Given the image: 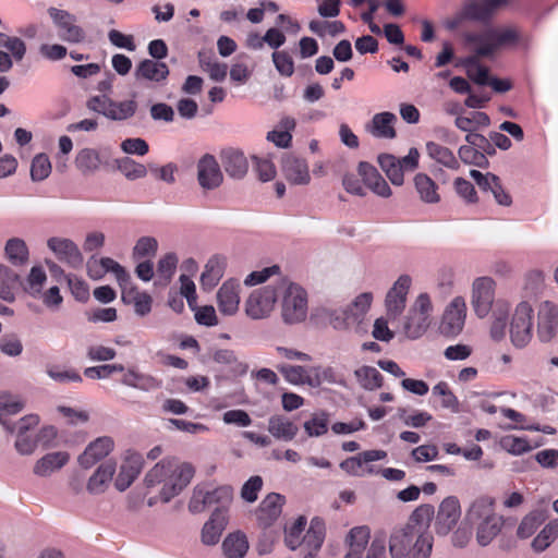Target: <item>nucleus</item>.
<instances>
[{"mask_svg":"<svg viewBox=\"0 0 558 558\" xmlns=\"http://www.w3.org/2000/svg\"><path fill=\"white\" fill-rule=\"evenodd\" d=\"M464 39L466 44L475 46V54L468 57L464 64L468 76L478 85H488L490 81L488 68L480 64V58H489L502 48L526 46L529 43V37L517 26L490 27L481 33H468Z\"/></svg>","mask_w":558,"mask_h":558,"instance_id":"nucleus-1","label":"nucleus"},{"mask_svg":"<svg viewBox=\"0 0 558 558\" xmlns=\"http://www.w3.org/2000/svg\"><path fill=\"white\" fill-rule=\"evenodd\" d=\"M195 473L192 464L180 463L175 459H162L145 476L147 487L162 484L160 499L168 502L185 488Z\"/></svg>","mask_w":558,"mask_h":558,"instance_id":"nucleus-2","label":"nucleus"},{"mask_svg":"<svg viewBox=\"0 0 558 558\" xmlns=\"http://www.w3.org/2000/svg\"><path fill=\"white\" fill-rule=\"evenodd\" d=\"M433 537L411 524L395 529L389 541L392 558H428L432 553Z\"/></svg>","mask_w":558,"mask_h":558,"instance_id":"nucleus-3","label":"nucleus"},{"mask_svg":"<svg viewBox=\"0 0 558 558\" xmlns=\"http://www.w3.org/2000/svg\"><path fill=\"white\" fill-rule=\"evenodd\" d=\"M466 518L476 524V541L487 546L500 533L504 518L495 513V500L488 496L477 498L470 507Z\"/></svg>","mask_w":558,"mask_h":558,"instance_id":"nucleus-4","label":"nucleus"},{"mask_svg":"<svg viewBox=\"0 0 558 558\" xmlns=\"http://www.w3.org/2000/svg\"><path fill=\"white\" fill-rule=\"evenodd\" d=\"M372 301V293L365 292L357 295L353 303L345 308H322L318 315L337 330H345L353 326H356V329H359L371 307Z\"/></svg>","mask_w":558,"mask_h":558,"instance_id":"nucleus-5","label":"nucleus"},{"mask_svg":"<svg viewBox=\"0 0 558 558\" xmlns=\"http://www.w3.org/2000/svg\"><path fill=\"white\" fill-rule=\"evenodd\" d=\"M281 316L287 324L304 322L307 316V293L295 283L282 282Z\"/></svg>","mask_w":558,"mask_h":558,"instance_id":"nucleus-6","label":"nucleus"},{"mask_svg":"<svg viewBox=\"0 0 558 558\" xmlns=\"http://www.w3.org/2000/svg\"><path fill=\"white\" fill-rule=\"evenodd\" d=\"M418 150L411 148L409 154L402 158H397L390 154H381L378 156V163L393 185H402L404 172L414 171L418 167Z\"/></svg>","mask_w":558,"mask_h":558,"instance_id":"nucleus-7","label":"nucleus"},{"mask_svg":"<svg viewBox=\"0 0 558 558\" xmlns=\"http://www.w3.org/2000/svg\"><path fill=\"white\" fill-rule=\"evenodd\" d=\"M232 498L233 489L229 485L219 486L213 490L206 492L196 487L189 502V509L193 513H198L208 506L217 505V508L227 511V507L232 501Z\"/></svg>","mask_w":558,"mask_h":558,"instance_id":"nucleus-8","label":"nucleus"},{"mask_svg":"<svg viewBox=\"0 0 558 558\" xmlns=\"http://www.w3.org/2000/svg\"><path fill=\"white\" fill-rule=\"evenodd\" d=\"M277 296V290L271 286L254 290L244 303L245 314L252 319L268 317L274 310Z\"/></svg>","mask_w":558,"mask_h":558,"instance_id":"nucleus-9","label":"nucleus"},{"mask_svg":"<svg viewBox=\"0 0 558 558\" xmlns=\"http://www.w3.org/2000/svg\"><path fill=\"white\" fill-rule=\"evenodd\" d=\"M48 14L53 21L61 40L70 44H80L85 40L86 33L76 24L75 15L57 8H49Z\"/></svg>","mask_w":558,"mask_h":558,"instance_id":"nucleus-10","label":"nucleus"},{"mask_svg":"<svg viewBox=\"0 0 558 558\" xmlns=\"http://www.w3.org/2000/svg\"><path fill=\"white\" fill-rule=\"evenodd\" d=\"M533 308L527 302H521L515 307L510 324V338L517 348L525 347L532 338Z\"/></svg>","mask_w":558,"mask_h":558,"instance_id":"nucleus-11","label":"nucleus"},{"mask_svg":"<svg viewBox=\"0 0 558 558\" xmlns=\"http://www.w3.org/2000/svg\"><path fill=\"white\" fill-rule=\"evenodd\" d=\"M466 315L465 301L461 296L454 298L442 315L439 330L447 337H453L461 332Z\"/></svg>","mask_w":558,"mask_h":558,"instance_id":"nucleus-12","label":"nucleus"},{"mask_svg":"<svg viewBox=\"0 0 558 558\" xmlns=\"http://www.w3.org/2000/svg\"><path fill=\"white\" fill-rule=\"evenodd\" d=\"M386 457L387 452L385 450H366L343 460L340 468L350 475L364 476L375 473L374 466L367 465V463L384 460Z\"/></svg>","mask_w":558,"mask_h":558,"instance_id":"nucleus-13","label":"nucleus"},{"mask_svg":"<svg viewBox=\"0 0 558 558\" xmlns=\"http://www.w3.org/2000/svg\"><path fill=\"white\" fill-rule=\"evenodd\" d=\"M494 280L488 277L477 278L473 283L472 305L481 318L487 316L494 302Z\"/></svg>","mask_w":558,"mask_h":558,"instance_id":"nucleus-14","label":"nucleus"},{"mask_svg":"<svg viewBox=\"0 0 558 558\" xmlns=\"http://www.w3.org/2000/svg\"><path fill=\"white\" fill-rule=\"evenodd\" d=\"M509 0H471L462 8V17L470 21L487 22Z\"/></svg>","mask_w":558,"mask_h":558,"instance_id":"nucleus-15","label":"nucleus"},{"mask_svg":"<svg viewBox=\"0 0 558 558\" xmlns=\"http://www.w3.org/2000/svg\"><path fill=\"white\" fill-rule=\"evenodd\" d=\"M537 332L543 342L550 341L558 329V306L545 301L538 307Z\"/></svg>","mask_w":558,"mask_h":558,"instance_id":"nucleus-16","label":"nucleus"},{"mask_svg":"<svg viewBox=\"0 0 558 558\" xmlns=\"http://www.w3.org/2000/svg\"><path fill=\"white\" fill-rule=\"evenodd\" d=\"M411 286V278L400 276L386 296L387 315L390 318L398 317L405 307L407 295Z\"/></svg>","mask_w":558,"mask_h":558,"instance_id":"nucleus-17","label":"nucleus"},{"mask_svg":"<svg viewBox=\"0 0 558 558\" xmlns=\"http://www.w3.org/2000/svg\"><path fill=\"white\" fill-rule=\"evenodd\" d=\"M197 179L199 185L206 190L218 187L223 180L220 166L213 155H204L197 163Z\"/></svg>","mask_w":558,"mask_h":558,"instance_id":"nucleus-18","label":"nucleus"},{"mask_svg":"<svg viewBox=\"0 0 558 558\" xmlns=\"http://www.w3.org/2000/svg\"><path fill=\"white\" fill-rule=\"evenodd\" d=\"M357 173L362 178L364 187L366 186L380 197L387 198L391 196L390 186L373 165L361 161L357 166Z\"/></svg>","mask_w":558,"mask_h":558,"instance_id":"nucleus-19","label":"nucleus"},{"mask_svg":"<svg viewBox=\"0 0 558 558\" xmlns=\"http://www.w3.org/2000/svg\"><path fill=\"white\" fill-rule=\"evenodd\" d=\"M284 497L277 493L268 494L256 510V519L260 526H270L281 514Z\"/></svg>","mask_w":558,"mask_h":558,"instance_id":"nucleus-20","label":"nucleus"},{"mask_svg":"<svg viewBox=\"0 0 558 558\" xmlns=\"http://www.w3.org/2000/svg\"><path fill=\"white\" fill-rule=\"evenodd\" d=\"M460 504L457 497L450 496L442 500L436 517L437 533L447 534L460 518Z\"/></svg>","mask_w":558,"mask_h":558,"instance_id":"nucleus-21","label":"nucleus"},{"mask_svg":"<svg viewBox=\"0 0 558 558\" xmlns=\"http://www.w3.org/2000/svg\"><path fill=\"white\" fill-rule=\"evenodd\" d=\"M113 440L111 437L104 436L90 442L84 452L78 457V463L84 469H89L99 460L107 457L113 449Z\"/></svg>","mask_w":558,"mask_h":558,"instance_id":"nucleus-22","label":"nucleus"},{"mask_svg":"<svg viewBox=\"0 0 558 558\" xmlns=\"http://www.w3.org/2000/svg\"><path fill=\"white\" fill-rule=\"evenodd\" d=\"M48 247L60 260L66 262L72 267H78L83 264V256L77 245L69 239L51 238L48 240Z\"/></svg>","mask_w":558,"mask_h":558,"instance_id":"nucleus-23","label":"nucleus"},{"mask_svg":"<svg viewBox=\"0 0 558 558\" xmlns=\"http://www.w3.org/2000/svg\"><path fill=\"white\" fill-rule=\"evenodd\" d=\"M282 170L286 179L296 185H305L311 181L308 166L305 159L287 156L282 161Z\"/></svg>","mask_w":558,"mask_h":558,"instance_id":"nucleus-24","label":"nucleus"},{"mask_svg":"<svg viewBox=\"0 0 558 558\" xmlns=\"http://www.w3.org/2000/svg\"><path fill=\"white\" fill-rule=\"evenodd\" d=\"M222 167L227 174L233 179H242L248 169L244 154L234 148L223 149L220 154Z\"/></svg>","mask_w":558,"mask_h":558,"instance_id":"nucleus-25","label":"nucleus"},{"mask_svg":"<svg viewBox=\"0 0 558 558\" xmlns=\"http://www.w3.org/2000/svg\"><path fill=\"white\" fill-rule=\"evenodd\" d=\"M122 301L125 304H132L134 306V311L140 316H146L151 311V296L146 292H141L136 287L130 283H122Z\"/></svg>","mask_w":558,"mask_h":558,"instance_id":"nucleus-26","label":"nucleus"},{"mask_svg":"<svg viewBox=\"0 0 558 558\" xmlns=\"http://www.w3.org/2000/svg\"><path fill=\"white\" fill-rule=\"evenodd\" d=\"M227 523V511L220 508H216L202 530L203 543L206 545L217 544L222 531L226 529Z\"/></svg>","mask_w":558,"mask_h":558,"instance_id":"nucleus-27","label":"nucleus"},{"mask_svg":"<svg viewBox=\"0 0 558 558\" xmlns=\"http://www.w3.org/2000/svg\"><path fill=\"white\" fill-rule=\"evenodd\" d=\"M240 284L233 280L226 281L217 293L219 311L225 315H233L240 304L239 296Z\"/></svg>","mask_w":558,"mask_h":558,"instance_id":"nucleus-28","label":"nucleus"},{"mask_svg":"<svg viewBox=\"0 0 558 558\" xmlns=\"http://www.w3.org/2000/svg\"><path fill=\"white\" fill-rule=\"evenodd\" d=\"M397 117L388 111L376 113L366 130L375 137L393 138L396 137L395 122Z\"/></svg>","mask_w":558,"mask_h":558,"instance_id":"nucleus-29","label":"nucleus"},{"mask_svg":"<svg viewBox=\"0 0 558 558\" xmlns=\"http://www.w3.org/2000/svg\"><path fill=\"white\" fill-rule=\"evenodd\" d=\"M169 75V68L165 62L145 59L141 61L135 69V77L151 82L165 81Z\"/></svg>","mask_w":558,"mask_h":558,"instance_id":"nucleus-30","label":"nucleus"},{"mask_svg":"<svg viewBox=\"0 0 558 558\" xmlns=\"http://www.w3.org/2000/svg\"><path fill=\"white\" fill-rule=\"evenodd\" d=\"M268 432L279 440L291 441L298 435L299 427L283 415H272L268 420Z\"/></svg>","mask_w":558,"mask_h":558,"instance_id":"nucleus-31","label":"nucleus"},{"mask_svg":"<svg viewBox=\"0 0 558 558\" xmlns=\"http://www.w3.org/2000/svg\"><path fill=\"white\" fill-rule=\"evenodd\" d=\"M121 383L125 386L143 391L156 390L162 385L160 379L149 374L140 373L135 368H129L124 372Z\"/></svg>","mask_w":558,"mask_h":558,"instance_id":"nucleus-32","label":"nucleus"},{"mask_svg":"<svg viewBox=\"0 0 558 558\" xmlns=\"http://www.w3.org/2000/svg\"><path fill=\"white\" fill-rule=\"evenodd\" d=\"M114 472L116 462L106 461L101 463L95 473L89 477L87 483V490L94 495L104 493L108 483L112 480Z\"/></svg>","mask_w":558,"mask_h":558,"instance_id":"nucleus-33","label":"nucleus"},{"mask_svg":"<svg viewBox=\"0 0 558 558\" xmlns=\"http://www.w3.org/2000/svg\"><path fill=\"white\" fill-rule=\"evenodd\" d=\"M142 460L140 456H133L125 461L116 478L114 486L118 490L128 489L141 472Z\"/></svg>","mask_w":558,"mask_h":558,"instance_id":"nucleus-34","label":"nucleus"},{"mask_svg":"<svg viewBox=\"0 0 558 558\" xmlns=\"http://www.w3.org/2000/svg\"><path fill=\"white\" fill-rule=\"evenodd\" d=\"M69 459L70 456L65 451L47 453L36 462L34 473L38 476H49L52 472L64 466Z\"/></svg>","mask_w":558,"mask_h":558,"instance_id":"nucleus-35","label":"nucleus"},{"mask_svg":"<svg viewBox=\"0 0 558 558\" xmlns=\"http://www.w3.org/2000/svg\"><path fill=\"white\" fill-rule=\"evenodd\" d=\"M325 539V525L319 519H313L306 534L303 536L301 546L306 554L313 557L318 553Z\"/></svg>","mask_w":558,"mask_h":558,"instance_id":"nucleus-36","label":"nucleus"},{"mask_svg":"<svg viewBox=\"0 0 558 558\" xmlns=\"http://www.w3.org/2000/svg\"><path fill=\"white\" fill-rule=\"evenodd\" d=\"M415 190L422 202L427 204H436L440 201L438 185L425 173H417L414 177Z\"/></svg>","mask_w":558,"mask_h":558,"instance_id":"nucleus-37","label":"nucleus"},{"mask_svg":"<svg viewBox=\"0 0 558 558\" xmlns=\"http://www.w3.org/2000/svg\"><path fill=\"white\" fill-rule=\"evenodd\" d=\"M222 550L227 558H243L248 550V541L244 533H230L222 542Z\"/></svg>","mask_w":558,"mask_h":558,"instance_id":"nucleus-38","label":"nucleus"},{"mask_svg":"<svg viewBox=\"0 0 558 558\" xmlns=\"http://www.w3.org/2000/svg\"><path fill=\"white\" fill-rule=\"evenodd\" d=\"M225 271V262L218 256L211 257L205 265V270L201 276V286L204 290H211L222 278Z\"/></svg>","mask_w":558,"mask_h":558,"instance_id":"nucleus-39","label":"nucleus"},{"mask_svg":"<svg viewBox=\"0 0 558 558\" xmlns=\"http://www.w3.org/2000/svg\"><path fill=\"white\" fill-rule=\"evenodd\" d=\"M426 151L428 156L436 162L451 169L458 170L460 168L459 159L446 146H442L435 142H428L426 144Z\"/></svg>","mask_w":558,"mask_h":558,"instance_id":"nucleus-40","label":"nucleus"},{"mask_svg":"<svg viewBox=\"0 0 558 558\" xmlns=\"http://www.w3.org/2000/svg\"><path fill=\"white\" fill-rule=\"evenodd\" d=\"M213 360L218 363L229 367V371L234 376H242L247 372V364L239 361L234 351L228 349H219L214 352Z\"/></svg>","mask_w":558,"mask_h":558,"instance_id":"nucleus-41","label":"nucleus"},{"mask_svg":"<svg viewBox=\"0 0 558 558\" xmlns=\"http://www.w3.org/2000/svg\"><path fill=\"white\" fill-rule=\"evenodd\" d=\"M354 375L359 384L366 390H376L383 386L384 377L380 372L373 366H361L355 369Z\"/></svg>","mask_w":558,"mask_h":558,"instance_id":"nucleus-42","label":"nucleus"},{"mask_svg":"<svg viewBox=\"0 0 558 558\" xmlns=\"http://www.w3.org/2000/svg\"><path fill=\"white\" fill-rule=\"evenodd\" d=\"M546 514L542 510H534L527 513L518 526L517 535L520 538H529L545 522Z\"/></svg>","mask_w":558,"mask_h":558,"instance_id":"nucleus-43","label":"nucleus"},{"mask_svg":"<svg viewBox=\"0 0 558 558\" xmlns=\"http://www.w3.org/2000/svg\"><path fill=\"white\" fill-rule=\"evenodd\" d=\"M429 326V317L410 310L404 323V332L411 339L420 338Z\"/></svg>","mask_w":558,"mask_h":558,"instance_id":"nucleus-44","label":"nucleus"},{"mask_svg":"<svg viewBox=\"0 0 558 558\" xmlns=\"http://www.w3.org/2000/svg\"><path fill=\"white\" fill-rule=\"evenodd\" d=\"M137 102L134 99L116 101L111 99L108 110V119L112 121L129 120L136 113Z\"/></svg>","mask_w":558,"mask_h":558,"instance_id":"nucleus-45","label":"nucleus"},{"mask_svg":"<svg viewBox=\"0 0 558 558\" xmlns=\"http://www.w3.org/2000/svg\"><path fill=\"white\" fill-rule=\"evenodd\" d=\"M76 168L84 174L93 173L100 166V157L96 149L83 148L75 157Z\"/></svg>","mask_w":558,"mask_h":558,"instance_id":"nucleus-46","label":"nucleus"},{"mask_svg":"<svg viewBox=\"0 0 558 558\" xmlns=\"http://www.w3.org/2000/svg\"><path fill=\"white\" fill-rule=\"evenodd\" d=\"M24 408V402L12 396L0 397V423L9 430L13 432L14 427L10 425L7 417L21 412Z\"/></svg>","mask_w":558,"mask_h":558,"instance_id":"nucleus-47","label":"nucleus"},{"mask_svg":"<svg viewBox=\"0 0 558 558\" xmlns=\"http://www.w3.org/2000/svg\"><path fill=\"white\" fill-rule=\"evenodd\" d=\"M5 254L9 260L14 265H22L27 262L28 250L25 242L21 239L13 238L7 242Z\"/></svg>","mask_w":558,"mask_h":558,"instance_id":"nucleus-48","label":"nucleus"},{"mask_svg":"<svg viewBox=\"0 0 558 558\" xmlns=\"http://www.w3.org/2000/svg\"><path fill=\"white\" fill-rule=\"evenodd\" d=\"M278 371L284 379L292 385L311 384V377L304 366L301 365H280Z\"/></svg>","mask_w":558,"mask_h":558,"instance_id":"nucleus-49","label":"nucleus"},{"mask_svg":"<svg viewBox=\"0 0 558 558\" xmlns=\"http://www.w3.org/2000/svg\"><path fill=\"white\" fill-rule=\"evenodd\" d=\"M458 154L460 160L465 165H473L480 168H487L489 165L485 154L472 146L462 145Z\"/></svg>","mask_w":558,"mask_h":558,"instance_id":"nucleus-50","label":"nucleus"},{"mask_svg":"<svg viewBox=\"0 0 558 558\" xmlns=\"http://www.w3.org/2000/svg\"><path fill=\"white\" fill-rule=\"evenodd\" d=\"M558 536V522H549L533 539L532 547L535 551L545 550L550 543Z\"/></svg>","mask_w":558,"mask_h":558,"instance_id":"nucleus-51","label":"nucleus"},{"mask_svg":"<svg viewBox=\"0 0 558 558\" xmlns=\"http://www.w3.org/2000/svg\"><path fill=\"white\" fill-rule=\"evenodd\" d=\"M350 538V549L349 551L362 554L368 541L371 538V531L367 526H356L353 527L349 533Z\"/></svg>","mask_w":558,"mask_h":558,"instance_id":"nucleus-52","label":"nucleus"},{"mask_svg":"<svg viewBox=\"0 0 558 558\" xmlns=\"http://www.w3.org/2000/svg\"><path fill=\"white\" fill-rule=\"evenodd\" d=\"M508 312L509 306L507 304L497 303L496 311L494 312L496 317L490 327L493 339L500 340L505 337Z\"/></svg>","mask_w":558,"mask_h":558,"instance_id":"nucleus-53","label":"nucleus"},{"mask_svg":"<svg viewBox=\"0 0 558 558\" xmlns=\"http://www.w3.org/2000/svg\"><path fill=\"white\" fill-rule=\"evenodd\" d=\"M118 169L130 180L144 178L147 174L146 167L130 157L117 160Z\"/></svg>","mask_w":558,"mask_h":558,"instance_id":"nucleus-54","label":"nucleus"},{"mask_svg":"<svg viewBox=\"0 0 558 558\" xmlns=\"http://www.w3.org/2000/svg\"><path fill=\"white\" fill-rule=\"evenodd\" d=\"M306 518L299 517L292 526L286 530L284 542L290 549L295 550L301 546V535L306 526Z\"/></svg>","mask_w":558,"mask_h":558,"instance_id":"nucleus-55","label":"nucleus"},{"mask_svg":"<svg viewBox=\"0 0 558 558\" xmlns=\"http://www.w3.org/2000/svg\"><path fill=\"white\" fill-rule=\"evenodd\" d=\"M51 163L46 154H38L33 158L31 166V177L33 181H43L49 177Z\"/></svg>","mask_w":558,"mask_h":558,"instance_id":"nucleus-56","label":"nucleus"},{"mask_svg":"<svg viewBox=\"0 0 558 558\" xmlns=\"http://www.w3.org/2000/svg\"><path fill=\"white\" fill-rule=\"evenodd\" d=\"M397 414L407 426L414 428L423 427L433 420L432 414L426 411H416L412 414H408L404 408H399Z\"/></svg>","mask_w":558,"mask_h":558,"instance_id":"nucleus-57","label":"nucleus"},{"mask_svg":"<svg viewBox=\"0 0 558 558\" xmlns=\"http://www.w3.org/2000/svg\"><path fill=\"white\" fill-rule=\"evenodd\" d=\"M500 446L504 450L514 456L525 453L532 449L525 438L513 435L504 436L500 439Z\"/></svg>","mask_w":558,"mask_h":558,"instance_id":"nucleus-58","label":"nucleus"},{"mask_svg":"<svg viewBox=\"0 0 558 558\" xmlns=\"http://www.w3.org/2000/svg\"><path fill=\"white\" fill-rule=\"evenodd\" d=\"M98 264L101 267V269H104V275L109 271L114 274L120 287L122 286V283H130V275L114 259L110 257H102L98 260Z\"/></svg>","mask_w":558,"mask_h":558,"instance_id":"nucleus-59","label":"nucleus"},{"mask_svg":"<svg viewBox=\"0 0 558 558\" xmlns=\"http://www.w3.org/2000/svg\"><path fill=\"white\" fill-rule=\"evenodd\" d=\"M304 429L310 437H318L328 430V416L326 413L314 415L304 423Z\"/></svg>","mask_w":558,"mask_h":558,"instance_id":"nucleus-60","label":"nucleus"},{"mask_svg":"<svg viewBox=\"0 0 558 558\" xmlns=\"http://www.w3.org/2000/svg\"><path fill=\"white\" fill-rule=\"evenodd\" d=\"M46 279V272L41 267H33L28 275L26 286L24 288L25 291L32 295L38 294L41 291Z\"/></svg>","mask_w":558,"mask_h":558,"instance_id":"nucleus-61","label":"nucleus"},{"mask_svg":"<svg viewBox=\"0 0 558 558\" xmlns=\"http://www.w3.org/2000/svg\"><path fill=\"white\" fill-rule=\"evenodd\" d=\"M263 488V478L259 475L251 476L241 488V497L247 502H254Z\"/></svg>","mask_w":558,"mask_h":558,"instance_id":"nucleus-62","label":"nucleus"},{"mask_svg":"<svg viewBox=\"0 0 558 558\" xmlns=\"http://www.w3.org/2000/svg\"><path fill=\"white\" fill-rule=\"evenodd\" d=\"M272 61L277 71L283 76H291L294 73V62L287 51H275Z\"/></svg>","mask_w":558,"mask_h":558,"instance_id":"nucleus-63","label":"nucleus"},{"mask_svg":"<svg viewBox=\"0 0 558 558\" xmlns=\"http://www.w3.org/2000/svg\"><path fill=\"white\" fill-rule=\"evenodd\" d=\"M158 243L157 240L150 236H143L134 246L133 255L136 259H141L147 256H154L157 252Z\"/></svg>","mask_w":558,"mask_h":558,"instance_id":"nucleus-64","label":"nucleus"}]
</instances>
